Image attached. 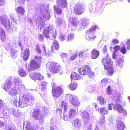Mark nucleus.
Instances as JSON below:
<instances>
[{
  "mask_svg": "<svg viewBox=\"0 0 130 130\" xmlns=\"http://www.w3.org/2000/svg\"><path fill=\"white\" fill-rule=\"evenodd\" d=\"M34 100V97L32 95L27 94L24 96L22 100L19 98L15 97L13 100V103L16 107L21 108L27 106L29 104L32 103Z\"/></svg>",
  "mask_w": 130,
  "mask_h": 130,
  "instance_id": "obj_1",
  "label": "nucleus"
},
{
  "mask_svg": "<svg viewBox=\"0 0 130 130\" xmlns=\"http://www.w3.org/2000/svg\"><path fill=\"white\" fill-rule=\"evenodd\" d=\"M106 57L102 60V62L104 66V68L107 70V73L109 76L113 74L114 70L112 67V64L111 63L110 59L108 56L107 53Z\"/></svg>",
  "mask_w": 130,
  "mask_h": 130,
  "instance_id": "obj_2",
  "label": "nucleus"
},
{
  "mask_svg": "<svg viewBox=\"0 0 130 130\" xmlns=\"http://www.w3.org/2000/svg\"><path fill=\"white\" fill-rule=\"evenodd\" d=\"M43 34L47 39L53 40L55 39L57 33L53 26L51 25L43 31Z\"/></svg>",
  "mask_w": 130,
  "mask_h": 130,
  "instance_id": "obj_3",
  "label": "nucleus"
},
{
  "mask_svg": "<svg viewBox=\"0 0 130 130\" xmlns=\"http://www.w3.org/2000/svg\"><path fill=\"white\" fill-rule=\"evenodd\" d=\"M34 58L37 60L36 61L34 59L31 60L30 63L28 66L26 67V69L29 72H31L34 69L39 68L40 66L39 61L41 60V57L40 56H35Z\"/></svg>",
  "mask_w": 130,
  "mask_h": 130,
  "instance_id": "obj_4",
  "label": "nucleus"
},
{
  "mask_svg": "<svg viewBox=\"0 0 130 130\" xmlns=\"http://www.w3.org/2000/svg\"><path fill=\"white\" fill-rule=\"evenodd\" d=\"M0 21L1 23L7 29L9 30L10 32L15 30L17 28L13 25L12 22L7 18L4 16L0 17Z\"/></svg>",
  "mask_w": 130,
  "mask_h": 130,
  "instance_id": "obj_5",
  "label": "nucleus"
},
{
  "mask_svg": "<svg viewBox=\"0 0 130 130\" xmlns=\"http://www.w3.org/2000/svg\"><path fill=\"white\" fill-rule=\"evenodd\" d=\"M97 27L96 26H93L86 31V38L88 40L90 41L94 40L96 37L94 32Z\"/></svg>",
  "mask_w": 130,
  "mask_h": 130,
  "instance_id": "obj_6",
  "label": "nucleus"
},
{
  "mask_svg": "<svg viewBox=\"0 0 130 130\" xmlns=\"http://www.w3.org/2000/svg\"><path fill=\"white\" fill-rule=\"evenodd\" d=\"M49 66L48 69L50 72L52 73H56L60 70L61 69L60 66L54 62H52L48 63L47 66Z\"/></svg>",
  "mask_w": 130,
  "mask_h": 130,
  "instance_id": "obj_7",
  "label": "nucleus"
},
{
  "mask_svg": "<svg viewBox=\"0 0 130 130\" xmlns=\"http://www.w3.org/2000/svg\"><path fill=\"white\" fill-rule=\"evenodd\" d=\"M81 116L84 121V124L86 125L89 124V128H91L92 124L90 123V115L88 113L85 111H84L81 113Z\"/></svg>",
  "mask_w": 130,
  "mask_h": 130,
  "instance_id": "obj_8",
  "label": "nucleus"
},
{
  "mask_svg": "<svg viewBox=\"0 0 130 130\" xmlns=\"http://www.w3.org/2000/svg\"><path fill=\"white\" fill-rule=\"evenodd\" d=\"M66 96L73 106L77 107L79 106L80 102L76 96L72 95L70 94H68Z\"/></svg>",
  "mask_w": 130,
  "mask_h": 130,
  "instance_id": "obj_9",
  "label": "nucleus"
},
{
  "mask_svg": "<svg viewBox=\"0 0 130 130\" xmlns=\"http://www.w3.org/2000/svg\"><path fill=\"white\" fill-rule=\"evenodd\" d=\"M13 85V78L9 77L6 80L4 84L3 88L7 92H8L10 88H11Z\"/></svg>",
  "mask_w": 130,
  "mask_h": 130,
  "instance_id": "obj_10",
  "label": "nucleus"
},
{
  "mask_svg": "<svg viewBox=\"0 0 130 130\" xmlns=\"http://www.w3.org/2000/svg\"><path fill=\"white\" fill-rule=\"evenodd\" d=\"M45 5L41 4L39 5V7L40 13L46 19L48 20L50 18V16L47 10H46Z\"/></svg>",
  "mask_w": 130,
  "mask_h": 130,
  "instance_id": "obj_11",
  "label": "nucleus"
},
{
  "mask_svg": "<svg viewBox=\"0 0 130 130\" xmlns=\"http://www.w3.org/2000/svg\"><path fill=\"white\" fill-rule=\"evenodd\" d=\"M85 8L84 5L77 4L74 7V12L78 15H80L84 12Z\"/></svg>",
  "mask_w": 130,
  "mask_h": 130,
  "instance_id": "obj_12",
  "label": "nucleus"
},
{
  "mask_svg": "<svg viewBox=\"0 0 130 130\" xmlns=\"http://www.w3.org/2000/svg\"><path fill=\"white\" fill-rule=\"evenodd\" d=\"M62 89L60 87L57 86L56 88H55L54 86L52 87V95L55 97H59L62 93Z\"/></svg>",
  "mask_w": 130,
  "mask_h": 130,
  "instance_id": "obj_13",
  "label": "nucleus"
},
{
  "mask_svg": "<svg viewBox=\"0 0 130 130\" xmlns=\"http://www.w3.org/2000/svg\"><path fill=\"white\" fill-rule=\"evenodd\" d=\"M89 19L87 18H84L81 21V22L77 27V29L79 31L82 30L85 27L88 25Z\"/></svg>",
  "mask_w": 130,
  "mask_h": 130,
  "instance_id": "obj_14",
  "label": "nucleus"
},
{
  "mask_svg": "<svg viewBox=\"0 0 130 130\" xmlns=\"http://www.w3.org/2000/svg\"><path fill=\"white\" fill-rule=\"evenodd\" d=\"M2 110L1 113V116L2 117H6L8 116H9V114L8 113V110L6 106H4L2 100L0 99V112Z\"/></svg>",
  "mask_w": 130,
  "mask_h": 130,
  "instance_id": "obj_15",
  "label": "nucleus"
},
{
  "mask_svg": "<svg viewBox=\"0 0 130 130\" xmlns=\"http://www.w3.org/2000/svg\"><path fill=\"white\" fill-rule=\"evenodd\" d=\"M69 20L72 25L71 30L73 31L76 29H77V27H76V26L79 23V22L76 18L75 17H71L69 18Z\"/></svg>",
  "mask_w": 130,
  "mask_h": 130,
  "instance_id": "obj_16",
  "label": "nucleus"
},
{
  "mask_svg": "<svg viewBox=\"0 0 130 130\" xmlns=\"http://www.w3.org/2000/svg\"><path fill=\"white\" fill-rule=\"evenodd\" d=\"M30 76L32 79L33 80H42L44 79V77L40 73L36 72L35 73H31Z\"/></svg>",
  "mask_w": 130,
  "mask_h": 130,
  "instance_id": "obj_17",
  "label": "nucleus"
},
{
  "mask_svg": "<svg viewBox=\"0 0 130 130\" xmlns=\"http://www.w3.org/2000/svg\"><path fill=\"white\" fill-rule=\"evenodd\" d=\"M33 116L36 120H39L42 122L43 121L44 118L41 112L38 110H35L33 112Z\"/></svg>",
  "mask_w": 130,
  "mask_h": 130,
  "instance_id": "obj_18",
  "label": "nucleus"
},
{
  "mask_svg": "<svg viewBox=\"0 0 130 130\" xmlns=\"http://www.w3.org/2000/svg\"><path fill=\"white\" fill-rule=\"evenodd\" d=\"M90 69L87 66H85L78 69V71L81 75H85L90 71Z\"/></svg>",
  "mask_w": 130,
  "mask_h": 130,
  "instance_id": "obj_19",
  "label": "nucleus"
},
{
  "mask_svg": "<svg viewBox=\"0 0 130 130\" xmlns=\"http://www.w3.org/2000/svg\"><path fill=\"white\" fill-rule=\"evenodd\" d=\"M116 129L117 130H123L125 127L124 123L121 121V119L118 118L116 120Z\"/></svg>",
  "mask_w": 130,
  "mask_h": 130,
  "instance_id": "obj_20",
  "label": "nucleus"
},
{
  "mask_svg": "<svg viewBox=\"0 0 130 130\" xmlns=\"http://www.w3.org/2000/svg\"><path fill=\"white\" fill-rule=\"evenodd\" d=\"M19 87L15 86L11 88L9 91H8L10 95L14 96L17 95L18 93Z\"/></svg>",
  "mask_w": 130,
  "mask_h": 130,
  "instance_id": "obj_21",
  "label": "nucleus"
},
{
  "mask_svg": "<svg viewBox=\"0 0 130 130\" xmlns=\"http://www.w3.org/2000/svg\"><path fill=\"white\" fill-rule=\"evenodd\" d=\"M14 83L16 86H21V88H25L24 85L22 84V80L18 78L14 77L13 78Z\"/></svg>",
  "mask_w": 130,
  "mask_h": 130,
  "instance_id": "obj_22",
  "label": "nucleus"
},
{
  "mask_svg": "<svg viewBox=\"0 0 130 130\" xmlns=\"http://www.w3.org/2000/svg\"><path fill=\"white\" fill-rule=\"evenodd\" d=\"M23 129L24 130H34V128L31 125L29 121H24L23 124Z\"/></svg>",
  "mask_w": 130,
  "mask_h": 130,
  "instance_id": "obj_23",
  "label": "nucleus"
},
{
  "mask_svg": "<svg viewBox=\"0 0 130 130\" xmlns=\"http://www.w3.org/2000/svg\"><path fill=\"white\" fill-rule=\"evenodd\" d=\"M56 3L57 6H61L62 8L66 7L67 5L66 0H57Z\"/></svg>",
  "mask_w": 130,
  "mask_h": 130,
  "instance_id": "obj_24",
  "label": "nucleus"
},
{
  "mask_svg": "<svg viewBox=\"0 0 130 130\" xmlns=\"http://www.w3.org/2000/svg\"><path fill=\"white\" fill-rule=\"evenodd\" d=\"M82 122L79 119H76L73 124V126L75 127H80L82 126Z\"/></svg>",
  "mask_w": 130,
  "mask_h": 130,
  "instance_id": "obj_25",
  "label": "nucleus"
},
{
  "mask_svg": "<svg viewBox=\"0 0 130 130\" xmlns=\"http://www.w3.org/2000/svg\"><path fill=\"white\" fill-rule=\"evenodd\" d=\"M54 10L55 13L57 15H60L62 12V9L60 8V7L57 5H55L54 6Z\"/></svg>",
  "mask_w": 130,
  "mask_h": 130,
  "instance_id": "obj_26",
  "label": "nucleus"
},
{
  "mask_svg": "<svg viewBox=\"0 0 130 130\" xmlns=\"http://www.w3.org/2000/svg\"><path fill=\"white\" fill-rule=\"evenodd\" d=\"M99 54V52L97 50L94 49L91 52V57L93 59H95L98 57Z\"/></svg>",
  "mask_w": 130,
  "mask_h": 130,
  "instance_id": "obj_27",
  "label": "nucleus"
},
{
  "mask_svg": "<svg viewBox=\"0 0 130 130\" xmlns=\"http://www.w3.org/2000/svg\"><path fill=\"white\" fill-rule=\"evenodd\" d=\"M68 104L66 101H62L61 105H59V107L61 109L63 110L64 112H66L68 108Z\"/></svg>",
  "mask_w": 130,
  "mask_h": 130,
  "instance_id": "obj_28",
  "label": "nucleus"
},
{
  "mask_svg": "<svg viewBox=\"0 0 130 130\" xmlns=\"http://www.w3.org/2000/svg\"><path fill=\"white\" fill-rule=\"evenodd\" d=\"M57 23L59 25L65 27L66 25V22L64 19L62 18H58L57 20Z\"/></svg>",
  "mask_w": 130,
  "mask_h": 130,
  "instance_id": "obj_29",
  "label": "nucleus"
},
{
  "mask_svg": "<svg viewBox=\"0 0 130 130\" xmlns=\"http://www.w3.org/2000/svg\"><path fill=\"white\" fill-rule=\"evenodd\" d=\"M99 125L101 126L102 127H104L106 125V123L105 120L104 116H103L100 118L98 121Z\"/></svg>",
  "mask_w": 130,
  "mask_h": 130,
  "instance_id": "obj_30",
  "label": "nucleus"
},
{
  "mask_svg": "<svg viewBox=\"0 0 130 130\" xmlns=\"http://www.w3.org/2000/svg\"><path fill=\"white\" fill-rule=\"evenodd\" d=\"M80 78V76L76 72H74L71 73V80H78Z\"/></svg>",
  "mask_w": 130,
  "mask_h": 130,
  "instance_id": "obj_31",
  "label": "nucleus"
},
{
  "mask_svg": "<svg viewBox=\"0 0 130 130\" xmlns=\"http://www.w3.org/2000/svg\"><path fill=\"white\" fill-rule=\"evenodd\" d=\"M114 108L115 110H117L118 112L120 113H122L123 110L122 106L119 104H116L114 106Z\"/></svg>",
  "mask_w": 130,
  "mask_h": 130,
  "instance_id": "obj_32",
  "label": "nucleus"
},
{
  "mask_svg": "<svg viewBox=\"0 0 130 130\" xmlns=\"http://www.w3.org/2000/svg\"><path fill=\"white\" fill-rule=\"evenodd\" d=\"M30 55V53L29 50L26 49L24 52L23 59L25 60H26L28 59Z\"/></svg>",
  "mask_w": 130,
  "mask_h": 130,
  "instance_id": "obj_33",
  "label": "nucleus"
},
{
  "mask_svg": "<svg viewBox=\"0 0 130 130\" xmlns=\"http://www.w3.org/2000/svg\"><path fill=\"white\" fill-rule=\"evenodd\" d=\"M16 11L18 14L23 15L25 12V10L22 7H18L16 9Z\"/></svg>",
  "mask_w": 130,
  "mask_h": 130,
  "instance_id": "obj_34",
  "label": "nucleus"
},
{
  "mask_svg": "<svg viewBox=\"0 0 130 130\" xmlns=\"http://www.w3.org/2000/svg\"><path fill=\"white\" fill-rule=\"evenodd\" d=\"M0 37L1 40L3 41H4L6 39L5 35V32L3 29L0 28Z\"/></svg>",
  "mask_w": 130,
  "mask_h": 130,
  "instance_id": "obj_35",
  "label": "nucleus"
},
{
  "mask_svg": "<svg viewBox=\"0 0 130 130\" xmlns=\"http://www.w3.org/2000/svg\"><path fill=\"white\" fill-rule=\"evenodd\" d=\"M12 113L14 117L17 118L20 117L21 116L20 111L19 110L13 109L12 110Z\"/></svg>",
  "mask_w": 130,
  "mask_h": 130,
  "instance_id": "obj_36",
  "label": "nucleus"
},
{
  "mask_svg": "<svg viewBox=\"0 0 130 130\" xmlns=\"http://www.w3.org/2000/svg\"><path fill=\"white\" fill-rule=\"evenodd\" d=\"M77 114V112L75 109H70L69 111V115L70 116V117L71 118H72Z\"/></svg>",
  "mask_w": 130,
  "mask_h": 130,
  "instance_id": "obj_37",
  "label": "nucleus"
},
{
  "mask_svg": "<svg viewBox=\"0 0 130 130\" xmlns=\"http://www.w3.org/2000/svg\"><path fill=\"white\" fill-rule=\"evenodd\" d=\"M89 54L88 50H87L84 51L81 53L80 52L79 53V56L81 57L85 58L86 55H88Z\"/></svg>",
  "mask_w": 130,
  "mask_h": 130,
  "instance_id": "obj_38",
  "label": "nucleus"
},
{
  "mask_svg": "<svg viewBox=\"0 0 130 130\" xmlns=\"http://www.w3.org/2000/svg\"><path fill=\"white\" fill-rule=\"evenodd\" d=\"M19 75L22 77H25L27 75V74L24 69L20 68L19 71Z\"/></svg>",
  "mask_w": 130,
  "mask_h": 130,
  "instance_id": "obj_39",
  "label": "nucleus"
},
{
  "mask_svg": "<svg viewBox=\"0 0 130 130\" xmlns=\"http://www.w3.org/2000/svg\"><path fill=\"white\" fill-rule=\"evenodd\" d=\"M47 84L48 83L46 82H42L40 86V88L42 91H44L46 89Z\"/></svg>",
  "mask_w": 130,
  "mask_h": 130,
  "instance_id": "obj_40",
  "label": "nucleus"
},
{
  "mask_svg": "<svg viewBox=\"0 0 130 130\" xmlns=\"http://www.w3.org/2000/svg\"><path fill=\"white\" fill-rule=\"evenodd\" d=\"M121 46L120 52L123 54H125L126 52V48L125 46V44L122 42L120 44Z\"/></svg>",
  "mask_w": 130,
  "mask_h": 130,
  "instance_id": "obj_41",
  "label": "nucleus"
},
{
  "mask_svg": "<svg viewBox=\"0 0 130 130\" xmlns=\"http://www.w3.org/2000/svg\"><path fill=\"white\" fill-rule=\"evenodd\" d=\"M36 23H38L40 24L42 27H43L45 24L42 18L40 17H38L36 20Z\"/></svg>",
  "mask_w": 130,
  "mask_h": 130,
  "instance_id": "obj_42",
  "label": "nucleus"
},
{
  "mask_svg": "<svg viewBox=\"0 0 130 130\" xmlns=\"http://www.w3.org/2000/svg\"><path fill=\"white\" fill-rule=\"evenodd\" d=\"M98 100L101 105H104L105 104L106 100L104 99L103 97L102 96H99L98 97Z\"/></svg>",
  "mask_w": 130,
  "mask_h": 130,
  "instance_id": "obj_43",
  "label": "nucleus"
},
{
  "mask_svg": "<svg viewBox=\"0 0 130 130\" xmlns=\"http://www.w3.org/2000/svg\"><path fill=\"white\" fill-rule=\"evenodd\" d=\"M74 38V34L71 33L68 34L66 39L67 41L68 42L70 41L73 39Z\"/></svg>",
  "mask_w": 130,
  "mask_h": 130,
  "instance_id": "obj_44",
  "label": "nucleus"
},
{
  "mask_svg": "<svg viewBox=\"0 0 130 130\" xmlns=\"http://www.w3.org/2000/svg\"><path fill=\"white\" fill-rule=\"evenodd\" d=\"M100 112L101 114L103 115L106 114L108 113V110H107L105 107L101 108L100 109Z\"/></svg>",
  "mask_w": 130,
  "mask_h": 130,
  "instance_id": "obj_45",
  "label": "nucleus"
},
{
  "mask_svg": "<svg viewBox=\"0 0 130 130\" xmlns=\"http://www.w3.org/2000/svg\"><path fill=\"white\" fill-rule=\"evenodd\" d=\"M77 84L76 83H71L68 87L71 90H74L76 88Z\"/></svg>",
  "mask_w": 130,
  "mask_h": 130,
  "instance_id": "obj_46",
  "label": "nucleus"
},
{
  "mask_svg": "<svg viewBox=\"0 0 130 130\" xmlns=\"http://www.w3.org/2000/svg\"><path fill=\"white\" fill-rule=\"evenodd\" d=\"M124 60L121 57L119 59H118L117 61L118 66L120 67H122L123 66V62Z\"/></svg>",
  "mask_w": 130,
  "mask_h": 130,
  "instance_id": "obj_47",
  "label": "nucleus"
},
{
  "mask_svg": "<svg viewBox=\"0 0 130 130\" xmlns=\"http://www.w3.org/2000/svg\"><path fill=\"white\" fill-rule=\"evenodd\" d=\"M53 47L56 50H57L58 49L59 47V45L58 41L56 40L54 41L53 46H52V47Z\"/></svg>",
  "mask_w": 130,
  "mask_h": 130,
  "instance_id": "obj_48",
  "label": "nucleus"
},
{
  "mask_svg": "<svg viewBox=\"0 0 130 130\" xmlns=\"http://www.w3.org/2000/svg\"><path fill=\"white\" fill-rule=\"evenodd\" d=\"M62 118L64 120L66 121H69L70 119H72L71 117H70V116L69 115H67L66 113L63 114Z\"/></svg>",
  "mask_w": 130,
  "mask_h": 130,
  "instance_id": "obj_49",
  "label": "nucleus"
},
{
  "mask_svg": "<svg viewBox=\"0 0 130 130\" xmlns=\"http://www.w3.org/2000/svg\"><path fill=\"white\" fill-rule=\"evenodd\" d=\"M11 57L13 58H15L17 56V53L15 51H13L12 50H11Z\"/></svg>",
  "mask_w": 130,
  "mask_h": 130,
  "instance_id": "obj_50",
  "label": "nucleus"
},
{
  "mask_svg": "<svg viewBox=\"0 0 130 130\" xmlns=\"http://www.w3.org/2000/svg\"><path fill=\"white\" fill-rule=\"evenodd\" d=\"M59 40L61 41H64L66 39L65 36L62 34H60L59 36Z\"/></svg>",
  "mask_w": 130,
  "mask_h": 130,
  "instance_id": "obj_51",
  "label": "nucleus"
},
{
  "mask_svg": "<svg viewBox=\"0 0 130 130\" xmlns=\"http://www.w3.org/2000/svg\"><path fill=\"white\" fill-rule=\"evenodd\" d=\"M112 89H111V87L110 86H109L107 87L106 90V93L108 95H110L112 93Z\"/></svg>",
  "mask_w": 130,
  "mask_h": 130,
  "instance_id": "obj_52",
  "label": "nucleus"
},
{
  "mask_svg": "<svg viewBox=\"0 0 130 130\" xmlns=\"http://www.w3.org/2000/svg\"><path fill=\"white\" fill-rule=\"evenodd\" d=\"M88 75L89 77L90 78H93L94 76V74L93 72L91 71L90 69V71L89 72V73L87 74Z\"/></svg>",
  "mask_w": 130,
  "mask_h": 130,
  "instance_id": "obj_53",
  "label": "nucleus"
},
{
  "mask_svg": "<svg viewBox=\"0 0 130 130\" xmlns=\"http://www.w3.org/2000/svg\"><path fill=\"white\" fill-rule=\"evenodd\" d=\"M103 11V8L102 7L97 8L96 9L95 11L97 12L99 14H100Z\"/></svg>",
  "mask_w": 130,
  "mask_h": 130,
  "instance_id": "obj_54",
  "label": "nucleus"
},
{
  "mask_svg": "<svg viewBox=\"0 0 130 130\" xmlns=\"http://www.w3.org/2000/svg\"><path fill=\"white\" fill-rule=\"evenodd\" d=\"M126 44L127 45V49L129 50L130 49V39L127 40Z\"/></svg>",
  "mask_w": 130,
  "mask_h": 130,
  "instance_id": "obj_55",
  "label": "nucleus"
},
{
  "mask_svg": "<svg viewBox=\"0 0 130 130\" xmlns=\"http://www.w3.org/2000/svg\"><path fill=\"white\" fill-rule=\"evenodd\" d=\"M36 50L37 52L39 53H41V51L39 45L38 44H37L36 46Z\"/></svg>",
  "mask_w": 130,
  "mask_h": 130,
  "instance_id": "obj_56",
  "label": "nucleus"
},
{
  "mask_svg": "<svg viewBox=\"0 0 130 130\" xmlns=\"http://www.w3.org/2000/svg\"><path fill=\"white\" fill-rule=\"evenodd\" d=\"M121 46L120 45L119 46H116L114 47V52L117 53V51L120 49Z\"/></svg>",
  "mask_w": 130,
  "mask_h": 130,
  "instance_id": "obj_57",
  "label": "nucleus"
},
{
  "mask_svg": "<svg viewBox=\"0 0 130 130\" xmlns=\"http://www.w3.org/2000/svg\"><path fill=\"white\" fill-rule=\"evenodd\" d=\"M45 45H43V52L44 54L45 55H49L50 54L48 52H46V50H45Z\"/></svg>",
  "mask_w": 130,
  "mask_h": 130,
  "instance_id": "obj_58",
  "label": "nucleus"
},
{
  "mask_svg": "<svg viewBox=\"0 0 130 130\" xmlns=\"http://www.w3.org/2000/svg\"><path fill=\"white\" fill-rule=\"evenodd\" d=\"M77 55V54H74L72 55L70 58V60H74L76 57Z\"/></svg>",
  "mask_w": 130,
  "mask_h": 130,
  "instance_id": "obj_59",
  "label": "nucleus"
},
{
  "mask_svg": "<svg viewBox=\"0 0 130 130\" xmlns=\"http://www.w3.org/2000/svg\"><path fill=\"white\" fill-rule=\"evenodd\" d=\"M38 39L40 41H42L44 39V37L41 34H39L38 36Z\"/></svg>",
  "mask_w": 130,
  "mask_h": 130,
  "instance_id": "obj_60",
  "label": "nucleus"
},
{
  "mask_svg": "<svg viewBox=\"0 0 130 130\" xmlns=\"http://www.w3.org/2000/svg\"><path fill=\"white\" fill-rule=\"evenodd\" d=\"M114 104L113 103H111L109 104L108 106V107L109 110H112V108L113 107L114 108Z\"/></svg>",
  "mask_w": 130,
  "mask_h": 130,
  "instance_id": "obj_61",
  "label": "nucleus"
},
{
  "mask_svg": "<svg viewBox=\"0 0 130 130\" xmlns=\"http://www.w3.org/2000/svg\"><path fill=\"white\" fill-rule=\"evenodd\" d=\"M118 54V53H117L116 52H115L114 51L113 53L112 54V57L113 58L116 60L117 59L116 56H117V55Z\"/></svg>",
  "mask_w": 130,
  "mask_h": 130,
  "instance_id": "obj_62",
  "label": "nucleus"
},
{
  "mask_svg": "<svg viewBox=\"0 0 130 130\" xmlns=\"http://www.w3.org/2000/svg\"><path fill=\"white\" fill-rule=\"evenodd\" d=\"M8 130H15V126L13 125H11L8 127Z\"/></svg>",
  "mask_w": 130,
  "mask_h": 130,
  "instance_id": "obj_63",
  "label": "nucleus"
},
{
  "mask_svg": "<svg viewBox=\"0 0 130 130\" xmlns=\"http://www.w3.org/2000/svg\"><path fill=\"white\" fill-rule=\"evenodd\" d=\"M107 82V79L105 78L101 81V83L105 85Z\"/></svg>",
  "mask_w": 130,
  "mask_h": 130,
  "instance_id": "obj_64",
  "label": "nucleus"
}]
</instances>
